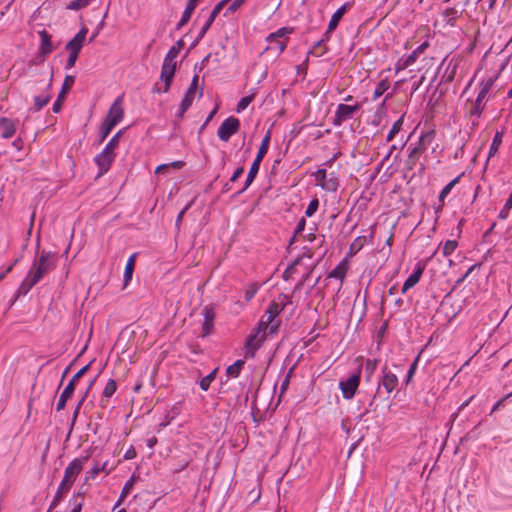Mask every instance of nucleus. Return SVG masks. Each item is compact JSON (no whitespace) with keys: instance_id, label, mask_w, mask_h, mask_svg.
I'll return each mask as SVG.
<instances>
[{"instance_id":"obj_60","label":"nucleus","mask_w":512,"mask_h":512,"mask_svg":"<svg viewBox=\"0 0 512 512\" xmlns=\"http://www.w3.org/2000/svg\"><path fill=\"white\" fill-rule=\"evenodd\" d=\"M244 172V168L243 167H238L232 174L231 178H230V181L231 182H235L238 180V178L243 174Z\"/></svg>"},{"instance_id":"obj_56","label":"nucleus","mask_w":512,"mask_h":512,"mask_svg":"<svg viewBox=\"0 0 512 512\" xmlns=\"http://www.w3.org/2000/svg\"><path fill=\"white\" fill-rule=\"evenodd\" d=\"M244 1L245 0H234L227 8L225 15L229 13H234L244 3Z\"/></svg>"},{"instance_id":"obj_51","label":"nucleus","mask_w":512,"mask_h":512,"mask_svg":"<svg viewBox=\"0 0 512 512\" xmlns=\"http://www.w3.org/2000/svg\"><path fill=\"white\" fill-rule=\"evenodd\" d=\"M257 291H258V285L255 283L250 284L249 287L245 290L246 302L251 301L254 298Z\"/></svg>"},{"instance_id":"obj_16","label":"nucleus","mask_w":512,"mask_h":512,"mask_svg":"<svg viewBox=\"0 0 512 512\" xmlns=\"http://www.w3.org/2000/svg\"><path fill=\"white\" fill-rule=\"evenodd\" d=\"M124 110L122 107V97H118L111 107L109 108L108 114L105 120H108L114 125H117L123 118Z\"/></svg>"},{"instance_id":"obj_48","label":"nucleus","mask_w":512,"mask_h":512,"mask_svg":"<svg viewBox=\"0 0 512 512\" xmlns=\"http://www.w3.org/2000/svg\"><path fill=\"white\" fill-rule=\"evenodd\" d=\"M318 207H319V200L317 198L312 199L306 208L305 215L307 217H312L318 210Z\"/></svg>"},{"instance_id":"obj_49","label":"nucleus","mask_w":512,"mask_h":512,"mask_svg":"<svg viewBox=\"0 0 512 512\" xmlns=\"http://www.w3.org/2000/svg\"><path fill=\"white\" fill-rule=\"evenodd\" d=\"M377 364H378V362L375 359H373V360L372 359H368L366 361L364 368H365V372H366L368 378L371 377L372 374L377 369Z\"/></svg>"},{"instance_id":"obj_36","label":"nucleus","mask_w":512,"mask_h":512,"mask_svg":"<svg viewBox=\"0 0 512 512\" xmlns=\"http://www.w3.org/2000/svg\"><path fill=\"white\" fill-rule=\"evenodd\" d=\"M135 482H136V478L134 475L126 481V483L124 484L123 489L121 491V494L119 497V502L123 501L130 494L131 490L133 489V487L135 485Z\"/></svg>"},{"instance_id":"obj_52","label":"nucleus","mask_w":512,"mask_h":512,"mask_svg":"<svg viewBox=\"0 0 512 512\" xmlns=\"http://www.w3.org/2000/svg\"><path fill=\"white\" fill-rule=\"evenodd\" d=\"M105 468V464H95L88 472V477L94 479L98 476V474Z\"/></svg>"},{"instance_id":"obj_50","label":"nucleus","mask_w":512,"mask_h":512,"mask_svg":"<svg viewBox=\"0 0 512 512\" xmlns=\"http://www.w3.org/2000/svg\"><path fill=\"white\" fill-rule=\"evenodd\" d=\"M179 53L176 52V49H172L170 48L164 58V63H168V64H175L177 66V57H178Z\"/></svg>"},{"instance_id":"obj_1","label":"nucleus","mask_w":512,"mask_h":512,"mask_svg":"<svg viewBox=\"0 0 512 512\" xmlns=\"http://www.w3.org/2000/svg\"><path fill=\"white\" fill-rule=\"evenodd\" d=\"M55 267V253L42 251L39 258L33 263L31 269L18 287V294L26 295L47 273L53 271Z\"/></svg>"},{"instance_id":"obj_55","label":"nucleus","mask_w":512,"mask_h":512,"mask_svg":"<svg viewBox=\"0 0 512 512\" xmlns=\"http://www.w3.org/2000/svg\"><path fill=\"white\" fill-rule=\"evenodd\" d=\"M314 176L319 185L320 183L324 182L325 179L328 177L325 169H318L315 172Z\"/></svg>"},{"instance_id":"obj_44","label":"nucleus","mask_w":512,"mask_h":512,"mask_svg":"<svg viewBox=\"0 0 512 512\" xmlns=\"http://www.w3.org/2000/svg\"><path fill=\"white\" fill-rule=\"evenodd\" d=\"M388 88H389V83L386 80L380 81L374 90L373 99L374 100L378 99L380 96H382L387 91Z\"/></svg>"},{"instance_id":"obj_22","label":"nucleus","mask_w":512,"mask_h":512,"mask_svg":"<svg viewBox=\"0 0 512 512\" xmlns=\"http://www.w3.org/2000/svg\"><path fill=\"white\" fill-rule=\"evenodd\" d=\"M350 7H351V3L346 2L333 13V15L331 16V19L328 23L329 30H335L337 28L340 20L342 19L344 14L348 11V9H350Z\"/></svg>"},{"instance_id":"obj_35","label":"nucleus","mask_w":512,"mask_h":512,"mask_svg":"<svg viewBox=\"0 0 512 512\" xmlns=\"http://www.w3.org/2000/svg\"><path fill=\"white\" fill-rule=\"evenodd\" d=\"M459 12L456 8L449 7L443 12L444 20L447 22V24L453 26L454 21L458 18Z\"/></svg>"},{"instance_id":"obj_34","label":"nucleus","mask_w":512,"mask_h":512,"mask_svg":"<svg viewBox=\"0 0 512 512\" xmlns=\"http://www.w3.org/2000/svg\"><path fill=\"white\" fill-rule=\"evenodd\" d=\"M217 371L218 369L215 368L208 375H206L199 381L200 388L203 391H207L210 388L211 383L214 381L216 377Z\"/></svg>"},{"instance_id":"obj_45","label":"nucleus","mask_w":512,"mask_h":512,"mask_svg":"<svg viewBox=\"0 0 512 512\" xmlns=\"http://www.w3.org/2000/svg\"><path fill=\"white\" fill-rule=\"evenodd\" d=\"M458 243L456 240H447L443 245V255L445 257L450 256L457 248Z\"/></svg>"},{"instance_id":"obj_4","label":"nucleus","mask_w":512,"mask_h":512,"mask_svg":"<svg viewBox=\"0 0 512 512\" xmlns=\"http://www.w3.org/2000/svg\"><path fill=\"white\" fill-rule=\"evenodd\" d=\"M269 143H270V133L268 132L265 135V137L262 139V142H261V145L259 147L258 153H257L255 159L253 160V162L251 164V167L249 169L248 175L246 177L245 185L238 192L239 194L244 192L253 183V181L255 180V178H256V176H257V174L259 172L260 164H261V162L263 160V157L268 152Z\"/></svg>"},{"instance_id":"obj_61","label":"nucleus","mask_w":512,"mask_h":512,"mask_svg":"<svg viewBox=\"0 0 512 512\" xmlns=\"http://www.w3.org/2000/svg\"><path fill=\"white\" fill-rule=\"evenodd\" d=\"M306 221L304 218H302L296 225L294 234H299L305 229Z\"/></svg>"},{"instance_id":"obj_15","label":"nucleus","mask_w":512,"mask_h":512,"mask_svg":"<svg viewBox=\"0 0 512 512\" xmlns=\"http://www.w3.org/2000/svg\"><path fill=\"white\" fill-rule=\"evenodd\" d=\"M75 82V76L67 75L64 79L62 89L58 94L56 101L53 103L52 110L54 113H59L62 108V102L65 99L67 91L73 86Z\"/></svg>"},{"instance_id":"obj_5","label":"nucleus","mask_w":512,"mask_h":512,"mask_svg":"<svg viewBox=\"0 0 512 512\" xmlns=\"http://www.w3.org/2000/svg\"><path fill=\"white\" fill-rule=\"evenodd\" d=\"M282 309L283 308L278 303L271 302L258 326L270 334L275 333L279 327V323L275 322V318L279 315Z\"/></svg>"},{"instance_id":"obj_42","label":"nucleus","mask_w":512,"mask_h":512,"mask_svg":"<svg viewBox=\"0 0 512 512\" xmlns=\"http://www.w3.org/2000/svg\"><path fill=\"white\" fill-rule=\"evenodd\" d=\"M117 390V383L115 380L113 379H110L105 387H104V390H103V397L105 398H110Z\"/></svg>"},{"instance_id":"obj_13","label":"nucleus","mask_w":512,"mask_h":512,"mask_svg":"<svg viewBox=\"0 0 512 512\" xmlns=\"http://www.w3.org/2000/svg\"><path fill=\"white\" fill-rule=\"evenodd\" d=\"M198 75L195 74L192 81H191V84H190V87L188 88V90L186 91L185 93V96L180 104V107H179V110H178V117H183L184 113L190 108V106L192 105L193 101H194V98H195V94H196V90H197V87H198Z\"/></svg>"},{"instance_id":"obj_38","label":"nucleus","mask_w":512,"mask_h":512,"mask_svg":"<svg viewBox=\"0 0 512 512\" xmlns=\"http://www.w3.org/2000/svg\"><path fill=\"white\" fill-rule=\"evenodd\" d=\"M184 166V162L183 161H173L169 164H161L159 165L156 170H155V173L156 174H159V173H162V172H166L169 168H174V169H181L182 167Z\"/></svg>"},{"instance_id":"obj_27","label":"nucleus","mask_w":512,"mask_h":512,"mask_svg":"<svg viewBox=\"0 0 512 512\" xmlns=\"http://www.w3.org/2000/svg\"><path fill=\"white\" fill-rule=\"evenodd\" d=\"M39 34L41 38L40 52L43 55H48L53 51V47L51 44V36L45 30L41 31Z\"/></svg>"},{"instance_id":"obj_53","label":"nucleus","mask_w":512,"mask_h":512,"mask_svg":"<svg viewBox=\"0 0 512 512\" xmlns=\"http://www.w3.org/2000/svg\"><path fill=\"white\" fill-rule=\"evenodd\" d=\"M411 65L412 64L407 61V57L406 56H402L397 61L396 65H395V69H396V71H401V70H404V69L408 68Z\"/></svg>"},{"instance_id":"obj_24","label":"nucleus","mask_w":512,"mask_h":512,"mask_svg":"<svg viewBox=\"0 0 512 512\" xmlns=\"http://www.w3.org/2000/svg\"><path fill=\"white\" fill-rule=\"evenodd\" d=\"M348 271V264L345 259H343L339 264L329 273V278L339 279L341 284L343 283L346 274Z\"/></svg>"},{"instance_id":"obj_31","label":"nucleus","mask_w":512,"mask_h":512,"mask_svg":"<svg viewBox=\"0 0 512 512\" xmlns=\"http://www.w3.org/2000/svg\"><path fill=\"white\" fill-rule=\"evenodd\" d=\"M245 364V361L244 360H236L232 365H229L226 369V374L228 377H232V378H237L240 373H241V370L243 368Z\"/></svg>"},{"instance_id":"obj_3","label":"nucleus","mask_w":512,"mask_h":512,"mask_svg":"<svg viewBox=\"0 0 512 512\" xmlns=\"http://www.w3.org/2000/svg\"><path fill=\"white\" fill-rule=\"evenodd\" d=\"M120 135H121V131L117 132L109 140V142L106 144V146L101 151V153H99L95 156L94 161L99 168V175H103L110 169V167L115 159L114 150L116 149V147L119 144Z\"/></svg>"},{"instance_id":"obj_28","label":"nucleus","mask_w":512,"mask_h":512,"mask_svg":"<svg viewBox=\"0 0 512 512\" xmlns=\"http://www.w3.org/2000/svg\"><path fill=\"white\" fill-rule=\"evenodd\" d=\"M496 76L495 77H490L486 80H483L481 83H480V87H479V92H478V95H477V98L481 99V100H485L486 96L488 95L490 89L492 88V86L494 85V82L496 80Z\"/></svg>"},{"instance_id":"obj_21","label":"nucleus","mask_w":512,"mask_h":512,"mask_svg":"<svg viewBox=\"0 0 512 512\" xmlns=\"http://www.w3.org/2000/svg\"><path fill=\"white\" fill-rule=\"evenodd\" d=\"M483 110L484 101L476 97L475 101L472 103L471 108L469 110V116L471 118L472 126L478 125V120Z\"/></svg>"},{"instance_id":"obj_10","label":"nucleus","mask_w":512,"mask_h":512,"mask_svg":"<svg viewBox=\"0 0 512 512\" xmlns=\"http://www.w3.org/2000/svg\"><path fill=\"white\" fill-rule=\"evenodd\" d=\"M240 121L234 116L226 118L217 130V136L223 142H228L230 138L239 131Z\"/></svg>"},{"instance_id":"obj_12","label":"nucleus","mask_w":512,"mask_h":512,"mask_svg":"<svg viewBox=\"0 0 512 512\" xmlns=\"http://www.w3.org/2000/svg\"><path fill=\"white\" fill-rule=\"evenodd\" d=\"M399 380L396 374H394L387 365L381 369V378L378 384L377 391L383 387L388 394L393 392L398 386Z\"/></svg>"},{"instance_id":"obj_63","label":"nucleus","mask_w":512,"mask_h":512,"mask_svg":"<svg viewBox=\"0 0 512 512\" xmlns=\"http://www.w3.org/2000/svg\"><path fill=\"white\" fill-rule=\"evenodd\" d=\"M209 29H210V27L204 23V25L201 27V29L198 33L197 41L202 39Z\"/></svg>"},{"instance_id":"obj_64","label":"nucleus","mask_w":512,"mask_h":512,"mask_svg":"<svg viewBox=\"0 0 512 512\" xmlns=\"http://www.w3.org/2000/svg\"><path fill=\"white\" fill-rule=\"evenodd\" d=\"M82 506H83L82 502H76L70 512H81Z\"/></svg>"},{"instance_id":"obj_14","label":"nucleus","mask_w":512,"mask_h":512,"mask_svg":"<svg viewBox=\"0 0 512 512\" xmlns=\"http://www.w3.org/2000/svg\"><path fill=\"white\" fill-rule=\"evenodd\" d=\"M19 121L7 117H0V133L3 139H10L14 136Z\"/></svg>"},{"instance_id":"obj_37","label":"nucleus","mask_w":512,"mask_h":512,"mask_svg":"<svg viewBox=\"0 0 512 512\" xmlns=\"http://www.w3.org/2000/svg\"><path fill=\"white\" fill-rule=\"evenodd\" d=\"M459 179L460 177H456L443 187L439 194V201H444V199L449 195L453 187L458 183Z\"/></svg>"},{"instance_id":"obj_9","label":"nucleus","mask_w":512,"mask_h":512,"mask_svg":"<svg viewBox=\"0 0 512 512\" xmlns=\"http://www.w3.org/2000/svg\"><path fill=\"white\" fill-rule=\"evenodd\" d=\"M361 379V371L358 369L357 372L350 375L347 379L339 382V388L342 392L343 398L350 400L354 397Z\"/></svg>"},{"instance_id":"obj_59","label":"nucleus","mask_w":512,"mask_h":512,"mask_svg":"<svg viewBox=\"0 0 512 512\" xmlns=\"http://www.w3.org/2000/svg\"><path fill=\"white\" fill-rule=\"evenodd\" d=\"M228 1H229V0H222V1H220L219 3H217V4L215 5V7L213 8V10H212L211 12H212L214 15H216V16H217V15L221 12V10L224 8V6L227 4V2H228Z\"/></svg>"},{"instance_id":"obj_58","label":"nucleus","mask_w":512,"mask_h":512,"mask_svg":"<svg viewBox=\"0 0 512 512\" xmlns=\"http://www.w3.org/2000/svg\"><path fill=\"white\" fill-rule=\"evenodd\" d=\"M89 364L82 367L73 377L70 381H73V384L75 385V382L76 380H78L79 378H81L89 369Z\"/></svg>"},{"instance_id":"obj_30","label":"nucleus","mask_w":512,"mask_h":512,"mask_svg":"<svg viewBox=\"0 0 512 512\" xmlns=\"http://www.w3.org/2000/svg\"><path fill=\"white\" fill-rule=\"evenodd\" d=\"M320 186L328 192H335L339 187L338 179L331 173L324 182L320 183Z\"/></svg>"},{"instance_id":"obj_57","label":"nucleus","mask_w":512,"mask_h":512,"mask_svg":"<svg viewBox=\"0 0 512 512\" xmlns=\"http://www.w3.org/2000/svg\"><path fill=\"white\" fill-rule=\"evenodd\" d=\"M77 58L78 54L69 52V57L65 65V69H71L75 65Z\"/></svg>"},{"instance_id":"obj_18","label":"nucleus","mask_w":512,"mask_h":512,"mask_svg":"<svg viewBox=\"0 0 512 512\" xmlns=\"http://www.w3.org/2000/svg\"><path fill=\"white\" fill-rule=\"evenodd\" d=\"M204 321L202 323V337L210 335L213 331L215 311L212 307H205L203 310Z\"/></svg>"},{"instance_id":"obj_39","label":"nucleus","mask_w":512,"mask_h":512,"mask_svg":"<svg viewBox=\"0 0 512 512\" xmlns=\"http://www.w3.org/2000/svg\"><path fill=\"white\" fill-rule=\"evenodd\" d=\"M427 46V43L419 45L414 51H412L409 55L406 56L407 61L413 65L418 59L419 55L422 54L424 50L427 48Z\"/></svg>"},{"instance_id":"obj_23","label":"nucleus","mask_w":512,"mask_h":512,"mask_svg":"<svg viewBox=\"0 0 512 512\" xmlns=\"http://www.w3.org/2000/svg\"><path fill=\"white\" fill-rule=\"evenodd\" d=\"M75 390L73 381H69L67 386L64 388L63 392L59 396L57 401L56 409L57 411H61L65 408L67 400L73 395Z\"/></svg>"},{"instance_id":"obj_41","label":"nucleus","mask_w":512,"mask_h":512,"mask_svg":"<svg viewBox=\"0 0 512 512\" xmlns=\"http://www.w3.org/2000/svg\"><path fill=\"white\" fill-rule=\"evenodd\" d=\"M193 12H194V9H192L191 7L186 5V8H185V10H184V12L182 14V17H181L180 21L177 23V26H176V28L178 30L181 29L183 26H185L189 22Z\"/></svg>"},{"instance_id":"obj_11","label":"nucleus","mask_w":512,"mask_h":512,"mask_svg":"<svg viewBox=\"0 0 512 512\" xmlns=\"http://www.w3.org/2000/svg\"><path fill=\"white\" fill-rule=\"evenodd\" d=\"M360 108L359 104L347 105L339 104L336 108L333 124L334 126H341L345 121L353 118V115Z\"/></svg>"},{"instance_id":"obj_17","label":"nucleus","mask_w":512,"mask_h":512,"mask_svg":"<svg viewBox=\"0 0 512 512\" xmlns=\"http://www.w3.org/2000/svg\"><path fill=\"white\" fill-rule=\"evenodd\" d=\"M87 32L88 30L86 28L80 29V31L66 44L67 51L79 54L85 42Z\"/></svg>"},{"instance_id":"obj_25","label":"nucleus","mask_w":512,"mask_h":512,"mask_svg":"<svg viewBox=\"0 0 512 512\" xmlns=\"http://www.w3.org/2000/svg\"><path fill=\"white\" fill-rule=\"evenodd\" d=\"M136 257H137V254L134 253V254L130 255V257L128 258V260L126 262L124 275H123L125 287L132 280V276H133V272H134V268H135Z\"/></svg>"},{"instance_id":"obj_43","label":"nucleus","mask_w":512,"mask_h":512,"mask_svg":"<svg viewBox=\"0 0 512 512\" xmlns=\"http://www.w3.org/2000/svg\"><path fill=\"white\" fill-rule=\"evenodd\" d=\"M418 361H419V356L410 365V367L407 371V375L403 381L404 385H408L411 382L412 378L414 377L417 367H418Z\"/></svg>"},{"instance_id":"obj_2","label":"nucleus","mask_w":512,"mask_h":512,"mask_svg":"<svg viewBox=\"0 0 512 512\" xmlns=\"http://www.w3.org/2000/svg\"><path fill=\"white\" fill-rule=\"evenodd\" d=\"M88 456L82 458H75L66 467L64 477L60 482L58 489L54 495L52 502L50 503V509L56 508L60 501L63 499L65 494L70 490L77 476L82 471Z\"/></svg>"},{"instance_id":"obj_62","label":"nucleus","mask_w":512,"mask_h":512,"mask_svg":"<svg viewBox=\"0 0 512 512\" xmlns=\"http://www.w3.org/2000/svg\"><path fill=\"white\" fill-rule=\"evenodd\" d=\"M361 247H362V244H361V242H360V238H357V239H355V241L351 244V246H350V250H351L352 252H357V251H359V250L361 249Z\"/></svg>"},{"instance_id":"obj_32","label":"nucleus","mask_w":512,"mask_h":512,"mask_svg":"<svg viewBox=\"0 0 512 512\" xmlns=\"http://www.w3.org/2000/svg\"><path fill=\"white\" fill-rule=\"evenodd\" d=\"M291 31L292 30L289 28L282 27V28L278 29L276 32L269 34L267 36L266 40L269 44H273L274 40H281V38H284L288 34H290Z\"/></svg>"},{"instance_id":"obj_46","label":"nucleus","mask_w":512,"mask_h":512,"mask_svg":"<svg viewBox=\"0 0 512 512\" xmlns=\"http://www.w3.org/2000/svg\"><path fill=\"white\" fill-rule=\"evenodd\" d=\"M253 98H254L253 95L245 96V97L241 98L237 104L236 112L241 113L242 111H244L249 106V104L253 101Z\"/></svg>"},{"instance_id":"obj_26","label":"nucleus","mask_w":512,"mask_h":512,"mask_svg":"<svg viewBox=\"0 0 512 512\" xmlns=\"http://www.w3.org/2000/svg\"><path fill=\"white\" fill-rule=\"evenodd\" d=\"M457 67V62H455L454 59L449 60L443 72L442 80L444 82H452L455 78Z\"/></svg>"},{"instance_id":"obj_19","label":"nucleus","mask_w":512,"mask_h":512,"mask_svg":"<svg viewBox=\"0 0 512 512\" xmlns=\"http://www.w3.org/2000/svg\"><path fill=\"white\" fill-rule=\"evenodd\" d=\"M424 266L418 263L415 267L414 272L404 282L401 292L405 294L409 289L414 287L419 281L423 274Z\"/></svg>"},{"instance_id":"obj_54","label":"nucleus","mask_w":512,"mask_h":512,"mask_svg":"<svg viewBox=\"0 0 512 512\" xmlns=\"http://www.w3.org/2000/svg\"><path fill=\"white\" fill-rule=\"evenodd\" d=\"M270 48H276L278 50V53H282L287 46V39L286 40H274L273 44H270Z\"/></svg>"},{"instance_id":"obj_29","label":"nucleus","mask_w":512,"mask_h":512,"mask_svg":"<svg viewBox=\"0 0 512 512\" xmlns=\"http://www.w3.org/2000/svg\"><path fill=\"white\" fill-rule=\"evenodd\" d=\"M503 136H504V132L503 131H497L495 133V135L493 137V140H492V143H491L490 148H489V153H488L487 161L498 152L499 147L502 144Z\"/></svg>"},{"instance_id":"obj_7","label":"nucleus","mask_w":512,"mask_h":512,"mask_svg":"<svg viewBox=\"0 0 512 512\" xmlns=\"http://www.w3.org/2000/svg\"><path fill=\"white\" fill-rule=\"evenodd\" d=\"M266 331L257 327L251 331L245 342V357L253 358L265 340Z\"/></svg>"},{"instance_id":"obj_40","label":"nucleus","mask_w":512,"mask_h":512,"mask_svg":"<svg viewBox=\"0 0 512 512\" xmlns=\"http://www.w3.org/2000/svg\"><path fill=\"white\" fill-rule=\"evenodd\" d=\"M114 123L109 122L108 120H104L100 128V141H104L107 136L110 134L112 129L115 127Z\"/></svg>"},{"instance_id":"obj_33","label":"nucleus","mask_w":512,"mask_h":512,"mask_svg":"<svg viewBox=\"0 0 512 512\" xmlns=\"http://www.w3.org/2000/svg\"><path fill=\"white\" fill-rule=\"evenodd\" d=\"M403 122H404V116H401L398 120H396L393 123L389 133L386 136L387 142L392 141L394 139L395 135L400 132V130L402 129V126H403Z\"/></svg>"},{"instance_id":"obj_6","label":"nucleus","mask_w":512,"mask_h":512,"mask_svg":"<svg viewBox=\"0 0 512 512\" xmlns=\"http://www.w3.org/2000/svg\"><path fill=\"white\" fill-rule=\"evenodd\" d=\"M434 140V132L429 131L421 135L416 145L411 149L408 156V164L414 166L421 155L431 146Z\"/></svg>"},{"instance_id":"obj_20","label":"nucleus","mask_w":512,"mask_h":512,"mask_svg":"<svg viewBox=\"0 0 512 512\" xmlns=\"http://www.w3.org/2000/svg\"><path fill=\"white\" fill-rule=\"evenodd\" d=\"M52 77H53V73H51L49 83L46 86V92L34 97V106H33L34 111H40L51 100L50 89L52 86Z\"/></svg>"},{"instance_id":"obj_47","label":"nucleus","mask_w":512,"mask_h":512,"mask_svg":"<svg viewBox=\"0 0 512 512\" xmlns=\"http://www.w3.org/2000/svg\"><path fill=\"white\" fill-rule=\"evenodd\" d=\"M90 1L91 0H73L67 5V8L77 11L88 6Z\"/></svg>"},{"instance_id":"obj_8","label":"nucleus","mask_w":512,"mask_h":512,"mask_svg":"<svg viewBox=\"0 0 512 512\" xmlns=\"http://www.w3.org/2000/svg\"><path fill=\"white\" fill-rule=\"evenodd\" d=\"M177 66L175 64L164 63L161 67L160 80L164 83L161 86L159 83H156L153 87L154 93H167L170 89L171 83L173 81Z\"/></svg>"}]
</instances>
